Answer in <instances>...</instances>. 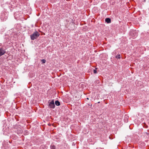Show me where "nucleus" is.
I'll use <instances>...</instances> for the list:
<instances>
[{"instance_id": "f257e3e1", "label": "nucleus", "mask_w": 149, "mask_h": 149, "mask_svg": "<svg viewBox=\"0 0 149 149\" xmlns=\"http://www.w3.org/2000/svg\"><path fill=\"white\" fill-rule=\"evenodd\" d=\"M40 33L37 31H36L31 35V38L32 40H33L36 39L40 35Z\"/></svg>"}, {"instance_id": "f03ea898", "label": "nucleus", "mask_w": 149, "mask_h": 149, "mask_svg": "<svg viewBox=\"0 0 149 149\" xmlns=\"http://www.w3.org/2000/svg\"><path fill=\"white\" fill-rule=\"evenodd\" d=\"M48 106L50 108L53 109L55 107L54 100H52L50 102H49Z\"/></svg>"}, {"instance_id": "7ed1b4c3", "label": "nucleus", "mask_w": 149, "mask_h": 149, "mask_svg": "<svg viewBox=\"0 0 149 149\" xmlns=\"http://www.w3.org/2000/svg\"><path fill=\"white\" fill-rule=\"evenodd\" d=\"M5 53V52L3 49L2 48L0 49V56L3 55Z\"/></svg>"}, {"instance_id": "20e7f679", "label": "nucleus", "mask_w": 149, "mask_h": 149, "mask_svg": "<svg viewBox=\"0 0 149 149\" xmlns=\"http://www.w3.org/2000/svg\"><path fill=\"white\" fill-rule=\"evenodd\" d=\"M77 96H76L75 97H77V100H79V98H80L81 97V94L80 93H77Z\"/></svg>"}, {"instance_id": "39448f33", "label": "nucleus", "mask_w": 149, "mask_h": 149, "mask_svg": "<svg viewBox=\"0 0 149 149\" xmlns=\"http://www.w3.org/2000/svg\"><path fill=\"white\" fill-rule=\"evenodd\" d=\"M105 22L108 23H110L111 22V19L109 18H107L105 19Z\"/></svg>"}, {"instance_id": "423d86ee", "label": "nucleus", "mask_w": 149, "mask_h": 149, "mask_svg": "<svg viewBox=\"0 0 149 149\" xmlns=\"http://www.w3.org/2000/svg\"><path fill=\"white\" fill-rule=\"evenodd\" d=\"M55 104L57 106H59L60 105V102L58 100H56L55 102Z\"/></svg>"}, {"instance_id": "0eeeda50", "label": "nucleus", "mask_w": 149, "mask_h": 149, "mask_svg": "<svg viewBox=\"0 0 149 149\" xmlns=\"http://www.w3.org/2000/svg\"><path fill=\"white\" fill-rule=\"evenodd\" d=\"M50 148L51 149H55L56 148L55 146L52 144L51 145Z\"/></svg>"}, {"instance_id": "6e6552de", "label": "nucleus", "mask_w": 149, "mask_h": 149, "mask_svg": "<svg viewBox=\"0 0 149 149\" xmlns=\"http://www.w3.org/2000/svg\"><path fill=\"white\" fill-rule=\"evenodd\" d=\"M2 17H3V15H1V20H2L3 21H5L7 19V17H5L4 18L2 19Z\"/></svg>"}, {"instance_id": "1a4fd4ad", "label": "nucleus", "mask_w": 149, "mask_h": 149, "mask_svg": "<svg viewBox=\"0 0 149 149\" xmlns=\"http://www.w3.org/2000/svg\"><path fill=\"white\" fill-rule=\"evenodd\" d=\"M120 54H118L116 56V58H120Z\"/></svg>"}, {"instance_id": "9d476101", "label": "nucleus", "mask_w": 149, "mask_h": 149, "mask_svg": "<svg viewBox=\"0 0 149 149\" xmlns=\"http://www.w3.org/2000/svg\"><path fill=\"white\" fill-rule=\"evenodd\" d=\"M41 61L42 62V63H45V62H46V61H45V60L44 59H42L41 60Z\"/></svg>"}, {"instance_id": "9b49d317", "label": "nucleus", "mask_w": 149, "mask_h": 149, "mask_svg": "<svg viewBox=\"0 0 149 149\" xmlns=\"http://www.w3.org/2000/svg\"><path fill=\"white\" fill-rule=\"evenodd\" d=\"M93 72L95 74L97 72V71L95 70H93Z\"/></svg>"}, {"instance_id": "f8f14e48", "label": "nucleus", "mask_w": 149, "mask_h": 149, "mask_svg": "<svg viewBox=\"0 0 149 149\" xmlns=\"http://www.w3.org/2000/svg\"><path fill=\"white\" fill-rule=\"evenodd\" d=\"M87 100H88V99H88V98H87Z\"/></svg>"}, {"instance_id": "ddd939ff", "label": "nucleus", "mask_w": 149, "mask_h": 149, "mask_svg": "<svg viewBox=\"0 0 149 149\" xmlns=\"http://www.w3.org/2000/svg\"><path fill=\"white\" fill-rule=\"evenodd\" d=\"M43 146H41V147H43Z\"/></svg>"}]
</instances>
